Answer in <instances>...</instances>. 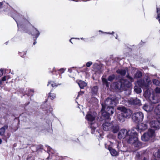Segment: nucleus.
Masks as SVG:
<instances>
[{
  "instance_id": "obj_18",
  "label": "nucleus",
  "mask_w": 160,
  "mask_h": 160,
  "mask_svg": "<svg viewBox=\"0 0 160 160\" xmlns=\"http://www.w3.org/2000/svg\"><path fill=\"white\" fill-rule=\"evenodd\" d=\"M108 149L109 150L111 155L114 156H116L118 154L117 152L114 149L112 148L111 147H108Z\"/></svg>"
},
{
  "instance_id": "obj_41",
  "label": "nucleus",
  "mask_w": 160,
  "mask_h": 160,
  "mask_svg": "<svg viewBox=\"0 0 160 160\" xmlns=\"http://www.w3.org/2000/svg\"><path fill=\"white\" fill-rule=\"evenodd\" d=\"M72 39H79V38H71V39L70 40V42L72 43H73L71 41V40Z\"/></svg>"
},
{
  "instance_id": "obj_48",
  "label": "nucleus",
  "mask_w": 160,
  "mask_h": 160,
  "mask_svg": "<svg viewBox=\"0 0 160 160\" xmlns=\"http://www.w3.org/2000/svg\"><path fill=\"white\" fill-rule=\"evenodd\" d=\"M2 80L1 81L0 80V84H1V83H2Z\"/></svg>"
},
{
  "instance_id": "obj_29",
  "label": "nucleus",
  "mask_w": 160,
  "mask_h": 160,
  "mask_svg": "<svg viewBox=\"0 0 160 160\" xmlns=\"http://www.w3.org/2000/svg\"><path fill=\"white\" fill-rule=\"evenodd\" d=\"M50 84H51V86L52 87H54L57 86V85L56 84L54 83V82H52V81L48 82V86H49Z\"/></svg>"
},
{
  "instance_id": "obj_36",
  "label": "nucleus",
  "mask_w": 160,
  "mask_h": 160,
  "mask_svg": "<svg viewBox=\"0 0 160 160\" xmlns=\"http://www.w3.org/2000/svg\"><path fill=\"white\" fill-rule=\"evenodd\" d=\"M99 32H101L102 33L107 34H113L114 33V32H112L111 33H110L109 32H104L101 31H99Z\"/></svg>"
},
{
  "instance_id": "obj_46",
  "label": "nucleus",
  "mask_w": 160,
  "mask_h": 160,
  "mask_svg": "<svg viewBox=\"0 0 160 160\" xmlns=\"http://www.w3.org/2000/svg\"><path fill=\"white\" fill-rule=\"evenodd\" d=\"M81 40H85V38H81Z\"/></svg>"
},
{
  "instance_id": "obj_15",
  "label": "nucleus",
  "mask_w": 160,
  "mask_h": 160,
  "mask_svg": "<svg viewBox=\"0 0 160 160\" xmlns=\"http://www.w3.org/2000/svg\"><path fill=\"white\" fill-rule=\"evenodd\" d=\"M119 130V126L116 124H113L112 123V127L111 130L113 133H116Z\"/></svg>"
},
{
  "instance_id": "obj_6",
  "label": "nucleus",
  "mask_w": 160,
  "mask_h": 160,
  "mask_svg": "<svg viewBox=\"0 0 160 160\" xmlns=\"http://www.w3.org/2000/svg\"><path fill=\"white\" fill-rule=\"evenodd\" d=\"M96 116L97 114L95 112H89L88 113L86 116V118L87 120L91 124V128L92 129H95L96 128V126H93L91 122L94 121Z\"/></svg>"
},
{
  "instance_id": "obj_40",
  "label": "nucleus",
  "mask_w": 160,
  "mask_h": 160,
  "mask_svg": "<svg viewBox=\"0 0 160 160\" xmlns=\"http://www.w3.org/2000/svg\"><path fill=\"white\" fill-rule=\"evenodd\" d=\"M84 93V92L82 91H81L80 92L78 93V97H77V98H78V97L79 96H80L81 95H82Z\"/></svg>"
},
{
  "instance_id": "obj_22",
  "label": "nucleus",
  "mask_w": 160,
  "mask_h": 160,
  "mask_svg": "<svg viewBox=\"0 0 160 160\" xmlns=\"http://www.w3.org/2000/svg\"><path fill=\"white\" fill-rule=\"evenodd\" d=\"M8 127V126L6 125L1 128L0 129V135L2 136L3 135L5 132V129H7Z\"/></svg>"
},
{
  "instance_id": "obj_51",
  "label": "nucleus",
  "mask_w": 160,
  "mask_h": 160,
  "mask_svg": "<svg viewBox=\"0 0 160 160\" xmlns=\"http://www.w3.org/2000/svg\"><path fill=\"white\" fill-rule=\"evenodd\" d=\"M23 53H24V54L25 55V54H26V52H23Z\"/></svg>"
},
{
  "instance_id": "obj_11",
  "label": "nucleus",
  "mask_w": 160,
  "mask_h": 160,
  "mask_svg": "<svg viewBox=\"0 0 160 160\" xmlns=\"http://www.w3.org/2000/svg\"><path fill=\"white\" fill-rule=\"evenodd\" d=\"M150 125L151 127L155 129L159 128L160 127V118L157 121H152L150 122Z\"/></svg>"
},
{
  "instance_id": "obj_30",
  "label": "nucleus",
  "mask_w": 160,
  "mask_h": 160,
  "mask_svg": "<svg viewBox=\"0 0 160 160\" xmlns=\"http://www.w3.org/2000/svg\"><path fill=\"white\" fill-rule=\"evenodd\" d=\"M10 78L9 75H7L3 77L2 78V81H5L8 80Z\"/></svg>"
},
{
  "instance_id": "obj_4",
  "label": "nucleus",
  "mask_w": 160,
  "mask_h": 160,
  "mask_svg": "<svg viewBox=\"0 0 160 160\" xmlns=\"http://www.w3.org/2000/svg\"><path fill=\"white\" fill-rule=\"evenodd\" d=\"M155 136L154 131L152 129H149L142 136L141 139L143 141H147L154 138Z\"/></svg>"
},
{
  "instance_id": "obj_13",
  "label": "nucleus",
  "mask_w": 160,
  "mask_h": 160,
  "mask_svg": "<svg viewBox=\"0 0 160 160\" xmlns=\"http://www.w3.org/2000/svg\"><path fill=\"white\" fill-rule=\"evenodd\" d=\"M112 126V123L106 122L102 125L103 129L105 131L111 130V127Z\"/></svg>"
},
{
  "instance_id": "obj_3",
  "label": "nucleus",
  "mask_w": 160,
  "mask_h": 160,
  "mask_svg": "<svg viewBox=\"0 0 160 160\" xmlns=\"http://www.w3.org/2000/svg\"><path fill=\"white\" fill-rule=\"evenodd\" d=\"M136 128H133L131 130L127 131L125 129L121 130L118 134V137L119 139L126 138L128 142H129V138H132L133 134H134L136 132Z\"/></svg>"
},
{
  "instance_id": "obj_34",
  "label": "nucleus",
  "mask_w": 160,
  "mask_h": 160,
  "mask_svg": "<svg viewBox=\"0 0 160 160\" xmlns=\"http://www.w3.org/2000/svg\"><path fill=\"white\" fill-rule=\"evenodd\" d=\"M158 158H160V149L158 150L155 155Z\"/></svg>"
},
{
  "instance_id": "obj_42",
  "label": "nucleus",
  "mask_w": 160,
  "mask_h": 160,
  "mask_svg": "<svg viewBox=\"0 0 160 160\" xmlns=\"http://www.w3.org/2000/svg\"><path fill=\"white\" fill-rule=\"evenodd\" d=\"M68 70L70 72H71L72 71V69L71 68L69 69Z\"/></svg>"
},
{
  "instance_id": "obj_50",
  "label": "nucleus",
  "mask_w": 160,
  "mask_h": 160,
  "mask_svg": "<svg viewBox=\"0 0 160 160\" xmlns=\"http://www.w3.org/2000/svg\"><path fill=\"white\" fill-rule=\"evenodd\" d=\"M105 147L106 148H107V146L106 144H105Z\"/></svg>"
},
{
  "instance_id": "obj_23",
  "label": "nucleus",
  "mask_w": 160,
  "mask_h": 160,
  "mask_svg": "<svg viewBox=\"0 0 160 160\" xmlns=\"http://www.w3.org/2000/svg\"><path fill=\"white\" fill-rule=\"evenodd\" d=\"M118 118L120 121L123 122L124 121L125 117L122 113L118 115Z\"/></svg>"
},
{
  "instance_id": "obj_26",
  "label": "nucleus",
  "mask_w": 160,
  "mask_h": 160,
  "mask_svg": "<svg viewBox=\"0 0 160 160\" xmlns=\"http://www.w3.org/2000/svg\"><path fill=\"white\" fill-rule=\"evenodd\" d=\"M98 88L97 86H95L92 88L91 92L92 94H96L98 91Z\"/></svg>"
},
{
  "instance_id": "obj_25",
  "label": "nucleus",
  "mask_w": 160,
  "mask_h": 160,
  "mask_svg": "<svg viewBox=\"0 0 160 160\" xmlns=\"http://www.w3.org/2000/svg\"><path fill=\"white\" fill-rule=\"evenodd\" d=\"M102 80L103 82V84L104 85H106L107 87H108L109 86L108 82L107 81V79L103 76L102 78Z\"/></svg>"
},
{
  "instance_id": "obj_12",
  "label": "nucleus",
  "mask_w": 160,
  "mask_h": 160,
  "mask_svg": "<svg viewBox=\"0 0 160 160\" xmlns=\"http://www.w3.org/2000/svg\"><path fill=\"white\" fill-rule=\"evenodd\" d=\"M147 128L148 125L146 123L143 122L139 124L137 127V128H135L136 129H135V130L136 131V130H137L138 131L141 132V131L145 130Z\"/></svg>"
},
{
  "instance_id": "obj_21",
  "label": "nucleus",
  "mask_w": 160,
  "mask_h": 160,
  "mask_svg": "<svg viewBox=\"0 0 160 160\" xmlns=\"http://www.w3.org/2000/svg\"><path fill=\"white\" fill-rule=\"evenodd\" d=\"M157 16L156 17V19L159 21V23H160V6L157 7Z\"/></svg>"
},
{
  "instance_id": "obj_19",
  "label": "nucleus",
  "mask_w": 160,
  "mask_h": 160,
  "mask_svg": "<svg viewBox=\"0 0 160 160\" xmlns=\"http://www.w3.org/2000/svg\"><path fill=\"white\" fill-rule=\"evenodd\" d=\"M144 110L147 112H150L152 111L153 109V107L151 106L148 105L146 104H145L143 107Z\"/></svg>"
},
{
  "instance_id": "obj_27",
  "label": "nucleus",
  "mask_w": 160,
  "mask_h": 160,
  "mask_svg": "<svg viewBox=\"0 0 160 160\" xmlns=\"http://www.w3.org/2000/svg\"><path fill=\"white\" fill-rule=\"evenodd\" d=\"M134 89V91L137 93H140L142 91L141 88L136 86H135Z\"/></svg>"
},
{
  "instance_id": "obj_1",
  "label": "nucleus",
  "mask_w": 160,
  "mask_h": 160,
  "mask_svg": "<svg viewBox=\"0 0 160 160\" xmlns=\"http://www.w3.org/2000/svg\"><path fill=\"white\" fill-rule=\"evenodd\" d=\"M118 102L110 98H107L103 103H102L101 112L102 116L107 119H110V115L112 114L114 112L113 107L116 105Z\"/></svg>"
},
{
  "instance_id": "obj_20",
  "label": "nucleus",
  "mask_w": 160,
  "mask_h": 160,
  "mask_svg": "<svg viewBox=\"0 0 160 160\" xmlns=\"http://www.w3.org/2000/svg\"><path fill=\"white\" fill-rule=\"evenodd\" d=\"M78 84L81 89H83L87 86V83L84 82L80 80L78 82Z\"/></svg>"
},
{
  "instance_id": "obj_35",
  "label": "nucleus",
  "mask_w": 160,
  "mask_h": 160,
  "mask_svg": "<svg viewBox=\"0 0 160 160\" xmlns=\"http://www.w3.org/2000/svg\"><path fill=\"white\" fill-rule=\"evenodd\" d=\"M92 62H89L86 63V66L88 67H90L91 65L92 64Z\"/></svg>"
},
{
  "instance_id": "obj_31",
  "label": "nucleus",
  "mask_w": 160,
  "mask_h": 160,
  "mask_svg": "<svg viewBox=\"0 0 160 160\" xmlns=\"http://www.w3.org/2000/svg\"><path fill=\"white\" fill-rule=\"evenodd\" d=\"M49 97L51 98V99L53 100L55 98L56 95L54 93H49Z\"/></svg>"
},
{
  "instance_id": "obj_39",
  "label": "nucleus",
  "mask_w": 160,
  "mask_h": 160,
  "mask_svg": "<svg viewBox=\"0 0 160 160\" xmlns=\"http://www.w3.org/2000/svg\"><path fill=\"white\" fill-rule=\"evenodd\" d=\"M3 73V71L2 69H0V77L2 75Z\"/></svg>"
},
{
  "instance_id": "obj_44",
  "label": "nucleus",
  "mask_w": 160,
  "mask_h": 160,
  "mask_svg": "<svg viewBox=\"0 0 160 160\" xmlns=\"http://www.w3.org/2000/svg\"><path fill=\"white\" fill-rule=\"evenodd\" d=\"M2 3L1 2H0V8L2 7Z\"/></svg>"
},
{
  "instance_id": "obj_7",
  "label": "nucleus",
  "mask_w": 160,
  "mask_h": 160,
  "mask_svg": "<svg viewBox=\"0 0 160 160\" xmlns=\"http://www.w3.org/2000/svg\"><path fill=\"white\" fill-rule=\"evenodd\" d=\"M133 135L131 138H129V142H128L133 144L134 146L136 148L140 147L141 144V143L138 141L137 133L136 132Z\"/></svg>"
},
{
  "instance_id": "obj_8",
  "label": "nucleus",
  "mask_w": 160,
  "mask_h": 160,
  "mask_svg": "<svg viewBox=\"0 0 160 160\" xmlns=\"http://www.w3.org/2000/svg\"><path fill=\"white\" fill-rule=\"evenodd\" d=\"M147 83H145L143 80H140L137 82V83L141 87L143 88L144 90V95L146 97H148L150 95V93L148 92V90L145 91V89H147L149 85V81H147Z\"/></svg>"
},
{
  "instance_id": "obj_5",
  "label": "nucleus",
  "mask_w": 160,
  "mask_h": 160,
  "mask_svg": "<svg viewBox=\"0 0 160 160\" xmlns=\"http://www.w3.org/2000/svg\"><path fill=\"white\" fill-rule=\"evenodd\" d=\"M127 77L130 81L124 79H122L120 81L121 87L124 90H126L127 88L130 87L131 86L130 82H132L133 81V78L129 76V75L127 76Z\"/></svg>"
},
{
  "instance_id": "obj_38",
  "label": "nucleus",
  "mask_w": 160,
  "mask_h": 160,
  "mask_svg": "<svg viewBox=\"0 0 160 160\" xmlns=\"http://www.w3.org/2000/svg\"><path fill=\"white\" fill-rule=\"evenodd\" d=\"M155 92L156 93H160V88H157L155 89Z\"/></svg>"
},
{
  "instance_id": "obj_33",
  "label": "nucleus",
  "mask_w": 160,
  "mask_h": 160,
  "mask_svg": "<svg viewBox=\"0 0 160 160\" xmlns=\"http://www.w3.org/2000/svg\"><path fill=\"white\" fill-rule=\"evenodd\" d=\"M153 84L156 85H159L160 84L159 81L156 79L153 80Z\"/></svg>"
},
{
  "instance_id": "obj_16",
  "label": "nucleus",
  "mask_w": 160,
  "mask_h": 160,
  "mask_svg": "<svg viewBox=\"0 0 160 160\" xmlns=\"http://www.w3.org/2000/svg\"><path fill=\"white\" fill-rule=\"evenodd\" d=\"M31 34L32 36H34L35 38H37L40 35L39 32L36 28H33Z\"/></svg>"
},
{
  "instance_id": "obj_17",
  "label": "nucleus",
  "mask_w": 160,
  "mask_h": 160,
  "mask_svg": "<svg viewBox=\"0 0 160 160\" xmlns=\"http://www.w3.org/2000/svg\"><path fill=\"white\" fill-rule=\"evenodd\" d=\"M128 71V69L127 68L125 69H119L117 71V72L118 74H120L122 76H124L125 75L126 72Z\"/></svg>"
},
{
  "instance_id": "obj_45",
  "label": "nucleus",
  "mask_w": 160,
  "mask_h": 160,
  "mask_svg": "<svg viewBox=\"0 0 160 160\" xmlns=\"http://www.w3.org/2000/svg\"><path fill=\"white\" fill-rule=\"evenodd\" d=\"M2 140L1 139H0V144L2 143Z\"/></svg>"
},
{
  "instance_id": "obj_32",
  "label": "nucleus",
  "mask_w": 160,
  "mask_h": 160,
  "mask_svg": "<svg viewBox=\"0 0 160 160\" xmlns=\"http://www.w3.org/2000/svg\"><path fill=\"white\" fill-rule=\"evenodd\" d=\"M115 78V76L114 75H112L109 77L108 78V80L110 81H112Z\"/></svg>"
},
{
  "instance_id": "obj_49",
  "label": "nucleus",
  "mask_w": 160,
  "mask_h": 160,
  "mask_svg": "<svg viewBox=\"0 0 160 160\" xmlns=\"http://www.w3.org/2000/svg\"><path fill=\"white\" fill-rule=\"evenodd\" d=\"M116 39H118V36L117 35L116 37H115Z\"/></svg>"
},
{
  "instance_id": "obj_52",
  "label": "nucleus",
  "mask_w": 160,
  "mask_h": 160,
  "mask_svg": "<svg viewBox=\"0 0 160 160\" xmlns=\"http://www.w3.org/2000/svg\"><path fill=\"white\" fill-rule=\"evenodd\" d=\"M48 148V149H50V147H49Z\"/></svg>"
},
{
  "instance_id": "obj_10",
  "label": "nucleus",
  "mask_w": 160,
  "mask_h": 160,
  "mask_svg": "<svg viewBox=\"0 0 160 160\" xmlns=\"http://www.w3.org/2000/svg\"><path fill=\"white\" fill-rule=\"evenodd\" d=\"M117 109L122 112V113L125 118H129L132 114V112L131 110L126 109L123 107H118Z\"/></svg>"
},
{
  "instance_id": "obj_14",
  "label": "nucleus",
  "mask_w": 160,
  "mask_h": 160,
  "mask_svg": "<svg viewBox=\"0 0 160 160\" xmlns=\"http://www.w3.org/2000/svg\"><path fill=\"white\" fill-rule=\"evenodd\" d=\"M129 102L130 104H132L138 105H141L140 101L137 98H131L129 100Z\"/></svg>"
},
{
  "instance_id": "obj_47",
  "label": "nucleus",
  "mask_w": 160,
  "mask_h": 160,
  "mask_svg": "<svg viewBox=\"0 0 160 160\" xmlns=\"http://www.w3.org/2000/svg\"><path fill=\"white\" fill-rule=\"evenodd\" d=\"M36 43V41H34L33 42V44L34 45H35Z\"/></svg>"
},
{
  "instance_id": "obj_37",
  "label": "nucleus",
  "mask_w": 160,
  "mask_h": 160,
  "mask_svg": "<svg viewBox=\"0 0 160 160\" xmlns=\"http://www.w3.org/2000/svg\"><path fill=\"white\" fill-rule=\"evenodd\" d=\"M65 70L66 69L64 68H61L59 70V71H60V72L61 73H63L64 72Z\"/></svg>"
},
{
  "instance_id": "obj_9",
  "label": "nucleus",
  "mask_w": 160,
  "mask_h": 160,
  "mask_svg": "<svg viewBox=\"0 0 160 160\" xmlns=\"http://www.w3.org/2000/svg\"><path fill=\"white\" fill-rule=\"evenodd\" d=\"M143 118V114L141 112H138L134 113L132 115V120L136 123L142 121Z\"/></svg>"
},
{
  "instance_id": "obj_43",
  "label": "nucleus",
  "mask_w": 160,
  "mask_h": 160,
  "mask_svg": "<svg viewBox=\"0 0 160 160\" xmlns=\"http://www.w3.org/2000/svg\"><path fill=\"white\" fill-rule=\"evenodd\" d=\"M132 70L133 72H134V71L136 70V69L134 68H132Z\"/></svg>"
},
{
  "instance_id": "obj_24",
  "label": "nucleus",
  "mask_w": 160,
  "mask_h": 160,
  "mask_svg": "<svg viewBox=\"0 0 160 160\" xmlns=\"http://www.w3.org/2000/svg\"><path fill=\"white\" fill-rule=\"evenodd\" d=\"M154 112L156 114L160 115V105L156 107L154 109Z\"/></svg>"
},
{
  "instance_id": "obj_28",
  "label": "nucleus",
  "mask_w": 160,
  "mask_h": 160,
  "mask_svg": "<svg viewBox=\"0 0 160 160\" xmlns=\"http://www.w3.org/2000/svg\"><path fill=\"white\" fill-rule=\"evenodd\" d=\"M142 76V74L140 71H137V73H136L135 75L134 76V78H140Z\"/></svg>"
},
{
  "instance_id": "obj_2",
  "label": "nucleus",
  "mask_w": 160,
  "mask_h": 160,
  "mask_svg": "<svg viewBox=\"0 0 160 160\" xmlns=\"http://www.w3.org/2000/svg\"><path fill=\"white\" fill-rule=\"evenodd\" d=\"M12 17L17 23L18 30L29 33L28 29L31 26L28 20L17 12L12 14Z\"/></svg>"
}]
</instances>
